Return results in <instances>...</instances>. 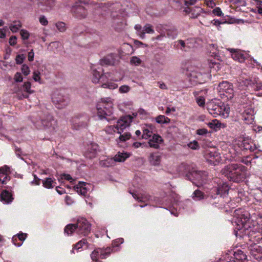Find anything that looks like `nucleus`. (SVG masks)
<instances>
[{
  "instance_id": "51",
  "label": "nucleus",
  "mask_w": 262,
  "mask_h": 262,
  "mask_svg": "<svg viewBox=\"0 0 262 262\" xmlns=\"http://www.w3.org/2000/svg\"><path fill=\"white\" fill-rule=\"evenodd\" d=\"M21 72L22 73H23V74L25 75V76H27L30 73V70H29V67L26 64H24L21 68Z\"/></svg>"
},
{
  "instance_id": "55",
  "label": "nucleus",
  "mask_w": 262,
  "mask_h": 262,
  "mask_svg": "<svg viewBox=\"0 0 262 262\" xmlns=\"http://www.w3.org/2000/svg\"><path fill=\"white\" fill-rule=\"evenodd\" d=\"M196 101L200 106L203 107L205 105V99L203 97H197Z\"/></svg>"
},
{
  "instance_id": "38",
  "label": "nucleus",
  "mask_w": 262,
  "mask_h": 262,
  "mask_svg": "<svg viewBox=\"0 0 262 262\" xmlns=\"http://www.w3.org/2000/svg\"><path fill=\"white\" fill-rule=\"evenodd\" d=\"M157 123L159 124L168 123L170 120L164 115H159L156 118Z\"/></svg>"
},
{
  "instance_id": "14",
  "label": "nucleus",
  "mask_w": 262,
  "mask_h": 262,
  "mask_svg": "<svg viewBox=\"0 0 262 262\" xmlns=\"http://www.w3.org/2000/svg\"><path fill=\"white\" fill-rule=\"evenodd\" d=\"M99 7L105 11H106V9H108L111 12V16L115 17L117 16V14L116 15L114 13H116L120 10L121 5L119 3H116L108 5V4L101 3L99 5Z\"/></svg>"
},
{
  "instance_id": "9",
  "label": "nucleus",
  "mask_w": 262,
  "mask_h": 262,
  "mask_svg": "<svg viewBox=\"0 0 262 262\" xmlns=\"http://www.w3.org/2000/svg\"><path fill=\"white\" fill-rule=\"evenodd\" d=\"M89 120L90 117L86 114L78 115L73 119V128L76 130L86 128Z\"/></svg>"
},
{
  "instance_id": "15",
  "label": "nucleus",
  "mask_w": 262,
  "mask_h": 262,
  "mask_svg": "<svg viewBox=\"0 0 262 262\" xmlns=\"http://www.w3.org/2000/svg\"><path fill=\"white\" fill-rule=\"evenodd\" d=\"M117 55L111 53L100 60L101 66H114L116 63Z\"/></svg>"
},
{
  "instance_id": "37",
  "label": "nucleus",
  "mask_w": 262,
  "mask_h": 262,
  "mask_svg": "<svg viewBox=\"0 0 262 262\" xmlns=\"http://www.w3.org/2000/svg\"><path fill=\"white\" fill-rule=\"evenodd\" d=\"M178 44L177 45V48L180 49L182 51L185 52L188 51L190 49V47L188 46L185 43V41L183 40H179L177 41Z\"/></svg>"
},
{
  "instance_id": "57",
  "label": "nucleus",
  "mask_w": 262,
  "mask_h": 262,
  "mask_svg": "<svg viewBox=\"0 0 262 262\" xmlns=\"http://www.w3.org/2000/svg\"><path fill=\"white\" fill-rule=\"evenodd\" d=\"M212 13L218 16H221L223 15L221 9L219 7H216L212 10Z\"/></svg>"
},
{
  "instance_id": "40",
  "label": "nucleus",
  "mask_w": 262,
  "mask_h": 262,
  "mask_svg": "<svg viewBox=\"0 0 262 262\" xmlns=\"http://www.w3.org/2000/svg\"><path fill=\"white\" fill-rule=\"evenodd\" d=\"M208 64L210 69H214L216 71L221 68L220 63L215 61L210 60L208 61Z\"/></svg>"
},
{
  "instance_id": "22",
  "label": "nucleus",
  "mask_w": 262,
  "mask_h": 262,
  "mask_svg": "<svg viewBox=\"0 0 262 262\" xmlns=\"http://www.w3.org/2000/svg\"><path fill=\"white\" fill-rule=\"evenodd\" d=\"M86 184L84 182H79L78 184L74 186V189L80 195L85 196L88 190L85 187Z\"/></svg>"
},
{
  "instance_id": "58",
  "label": "nucleus",
  "mask_w": 262,
  "mask_h": 262,
  "mask_svg": "<svg viewBox=\"0 0 262 262\" xmlns=\"http://www.w3.org/2000/svg\"><path fill=\"white\" fill-rule=\"evenodd\" d=\"M39 20L40 23L43 26H47L48 24V20L43 15L39 17Z\"/></svg>"
},
{
  "instance_id": "33",
  "label": "nucleus",
  "mask_w": 262,
  "mask_h": 262,
  "mask_svg": "<svg viewBox=\"0 0 262 262\" xmlns=\"http://www.w3.org/2000/svg\"><path fill=\"white\" fill-rule=\"evenodd\" d=\"M243 83L247 87H253L257 84V78H246L243 80Z\"/></svg>"
},
{
  "instance_id": "34",
  "label": "nucleus",
  "mask_w": 262,
  "mask_h": 262,
  "mask_svg": "<svg viewBox=\"0 0 262 262\" xmlns=\"http://www.w3.org/2000/svg\"><path fill=\"white\" fill-rule=\"evenodd\" d=\"M178 171L179 172L185 175L186 173L191 172L189 165L184 163H182L179 165L178 167Z\"/></svg>"
},
{
  "instance_id": "23",
  "label": "nucleus",
  "mask_w": 262,
  "mask_h": 262,
  "mask_svg": "<svg viewBox=\"0 0 262 262\" xmlns=\"http://www.w3.org/2000/svg\"><path fill=\"white\" fill-rule=\"evenodd\" d=\"M98 150V145L96 144H92L91 147L88 149L86 152V157L92 159L96 157Z\"/></svg>"
},
{
  "instance_id": "11",
  "label": "nucleus",
  "mask_w": 262,
  "mask_h": 262,
  "mask_svg": "<svg viewBox=\"0 0 262 262\" xmlns=\"http://www.w3.org/2000/svg\"><path fill=\"white\" fill-rule=\"evenodd\" d=\"M71 12L75 17L80 19L85 18L88 15L86 10L84 7L80 5L78 3H76L72 6Z\"/></svg>"
},
{
  "instance_id": "50",
  "label": "nucleus",
  "mask_w": 262,
  "mask_h": 262,
  "mask_svg": "<svg viewBox=\"0 0 262 262\" xmlns=\"http://www.w3.org/2000/svg\"><path fill=\"white\" fill-rule=\"evenodd\" d=\"M149 141H152L154 142L160 143V142L163 141V139L161 137L158 135L154 134L152 137V138L150 139Z\"/></svg>"
},
{
  "instance_id": "24",
  "label": "nucleus",
  "mask_w": 262,
  "mask_h": 262,
  "mask_svg": "<svg viewBox=\"0 0 262 262\" xmlns=\"http://www.w3.org/2000/svg\"><path fill=\"white\" fill-rule=\"evenodd\" d=\"M207 49L209 52L210 56H213L214 59L220 60V56L219 55V51L217 49L216 45L209 44L207 46Z\"/></svg>"
},
{
  "instance_id": "63",
  "label": "nucleus",
  "mask_w": 262,
  "mask_h": 262,
  "mask_svg": "<svg viewBox=\"0 0 262 262\" xmlns=\"http://www.w3.org/2000/svg\"><path fill=\"white\" fill-rule=\"evenodd\" d=\"M34 53L33 49H32L28 54V59L29 61H32L34 60Z\"/></svg>"
},
{
  "instance_id": "43",
  "label": "nucleus",
  "mask_w": 262,
  "mask_h": 262,
  "mask_svg": "<svg viewBox=\"0 0 262 262\" xmlns=\"http://www.w3.org/2000/svg\"><path fill=\"white\" fill-rule=\"evenodd\" d=\"M135 29L137 31L138 35H139L140 37L141 38H144L145 36V32L141 30L142 27L140 25H136L135 26Z\"/></svg>"
},
{
  "instance_id": "5",
  "label": "nucleus",
  "mask_w": 262,
  "mask_h": 262,
  "mask_svg": "<svg viewBox=\"0 0 262 262\" xmlns=\"http://www.w3.org/2000/svg\"><path fill=\"white\" fill-rule=\"evenodd\" d=\"M52 101L56 107L59 109L65 107L69 103L68 95L65 91H57L52 96Z\"/></svg>"
},
{
  "instance_id": "36",
  "label": "nucleus",
  "mask_w": 262,
  "mask_h": 262,
  "mask_svg": "<svg viewBox=\"0 0 262 262\" xmlns=\"http://www.w3.org/2000/svg\"><path fill=\"white\" fill-rule=\"evenodd\" d=\"M185 11L186 12H191L192 15H195V13H196L195 17H197L201 13L204 12L203 9L199 7H195L193 8H189L188 7Z\"/></svg>"
},
{
  "instance_id": "25",
  "label": "nucleus",
  "mask_w": 262,
  "mask_h": 262,
  "mask_svg": "<svg viewBox=\"0 0 262 262\" xmlns=\"http://www.w3.org/2000/svg\"><path fill=\"white\" fill-rule=\"evenodd\" d=\"M262 250V246L259 245L257 244L254 243L251 245V249L250 250V253L251 255L256 259V257L259 256Z\"/></svg>"
},
{
  "instance_id": "29",
  "label": "nucleus",
  "mask_w": 262,
  "mask_h": 262,
  "mask_svg": "<svg viewBox=\"0 0 262 262\" xmlns=\"http://www.w3.org/2000/svg\"><path fill=\"white\" fill-rule=\"evenodd\" d=\"M42 185L48 189L53 188L56 182L51 178H47L42 181Z\"/></svg>"
},
{
  "instance_id": "18",
  "label": "nucleus",
  "mask_w": 262,
  "mask_h": 262,
  "mask_svg": "<svg viewBox=\"0 0 262 262\" xmlns=\"http://www.w3.org/2000/svg\"><path fill=\"white\" fill-rule=\"evenodd\" d=\"M239 147L243 150H250L251 152L254 151L256 147L252 141L248 140H243L241 143L239 145Z\"/></svg>"
},
{
  "instance_id": "49",
  "label": "nucleus",
  "mask_w": 262,
  "mask_h": 262,
  "mask_svg": "<svg viewBox=\"0 0 262 262\" xmlns=\"http://www.w3.org/2000/svg\"><path fill=\"white\" fill-rule=\"evenodd\" d=\"M130 90V88L127 85H123L121 86L119 89V91L120 93H126L128 92Z\"/></svg>"
},
{
  "instance_id": "48",
  "label": "nucleus",
  "mask_w": 262,
  "mask_h": 262,
  "mask_svg": "<svg viewBox=\"0 0 262 262\" xmlns=\"http://www.w3.org/2000/svg\"><path fill=\"white\" fill-rule=\"evenodd\" d=\"M131 135L129 133H125L123 135H120L119 139L120 141L124 142L130 139Z\"/></svg>"
},
{
  "instance_id": "64",
  "label": "nucleus",
  "mask_w": 262,
  "mask_h": 262,
  "mask_svg": "<svg viewBox=\"0 0 262 262\" xmlns=\"http://www.w3.org/2000/svg\"><path fill=\"white\" fill-rule=\"evenodd\" d=\"M159 143L154 142L152 141H148V144H149V146L150 147H153V148H155L156 149H157L159 147Z\"/></svg>"
},
{
  "instance_id": "46",
  "label": "nucleus",
  "mask_w": 262,
  "mask_h": 262,
  "mask_svg": "<svg viewBox=\"0 0 262 262\" xmlns=\"http://www.w3.org/2000/svg\"><path fill=\"white\" fill-rule=\"evenodd\" d=\"M152 134V130H150L148 128L144 129L143 130V134L142 135V138L143 139H147L151 136Z\"/></svg>"
},
{
  "instance_id": "60",
  "label": "nucleus",
  "mask_w": 262,
  "mask_h": 262,
  "mask_svg": "<svg viewBox=\"0 0 262 262\" xmlns=\"http://www.w3.org/2000/svg\"><path fill=\"white\" fill-rule=\"evenodd\" d=\"M196 133L199 135H204L208 133V130L206 128H200L196 130Z\"/></svg>"
},
{
  "instance_id": "56",
  "label": "nucleus",
  "mask_w": 262,
  "mask_h": 262,
  "mask_svg": "<svg viewBox=\"0 0 262 262\" xmlns=\"http://www.w3.org/2000/svg\"><path fill=\"white\" fill-rule=\"evenodd\" d=\"M143 32L145 31L148 33H152L154 32V30L152 29L151 26L149 24L146 25L144 27Z\"/></svg>"
},
{
  "instance_id": "59",
  "label": "nucleus",
  "mask_w": 262,
  "mask_h": 262,
  "mask_svg": "<svg viewBox=\"0 0 262 262\" xmlns=\"http://www.w3.org/2000/svg\"><path fill=\"white\" fill-rule=\"evenodd\" d=\"M10 45L14 46L17 43V37L16 36H12L9 39Z\"/></svg>"
},
{
  "instance_id": "41",
  "label": "nucleus",
  "mask_w": 262,
  "mask_h": 262,
  "mask_svg": "<svg viewBox=\"0 0 262 262\" xmlns=\"http://www.w3.org/2000/svg\"><path fill=\"white\" fill-rule=\"evenodd\" d=\"M15 92L17 94V97L19 100H22L24 98H27L29 97V95L27 93H24L22 92H19V89L18 88H15Z\"/></svg>"
},
{
  "instance_id": "16",
  "label": "nucleus",
  "mask_w": 262,
  "mask_h": 262,
  "mask_svg": "<svg viewBox=\"0 0 262 262\" xmlns=\"http://www.w3.org/2000/svg\"><path fill=\"white\" fill-rule=\"evenodd\" d=\"M254 111L251 108H247L244 111L242 115V119L247 124H251L254 119Z\"/></svg>"
},
{
  "instance_id": "17",
  "label": "nucleus",
  "mask_w": 262,
  "mask_h": 262,
  "mask_svg": "<svg viewBox=\"0 0 262 262\" xmlns=\"http://www.w3.org/2000/svg\"><path fill=\"white\" fill-rule=\"evenodd\" d=\"M229 187L226 183H223L222 185H219L218 187L215 189L214 191L217 195H220L221 197H226L228 194Z\"/></svg>"
},
{
  "instance_id": "4",
  "label": "nucleus",
  "mask_w": 262,
  "mask_h": 262,
  "mask_svg": "<svg viewBox=\"0 0 262 262\" xmlns=\"http://www.w3.org/2000/svg\"><path fill=\"white\" fill-rule=\"evenodd\" d=\"M97 114L100 119H105L108 121L112 119H107L113 114V104L111 102H106L102 100L97 105Z\"/></svg>"
},
{
  "instance_id": "10",
  "label": "nucleus",
  "mask_w": 262,
  "mask_h": 262,
  "mask_svg": "<svg viewBox=\"0 0 262 262\" xmlns=\"http://www.w3.org/2000/svg\"><path fill=\"white\" fill-rule=\"evenodd\" d=\"M76 227L77 233L83 236H87L91 230V224L85 218L77 220Z\"/></svg>"
},
{
  "instance_id": "61",
  "label": "nucleus",
  "mask_w": 262,
  "mask_h": 262,
  "mask_svg": "<svg viewBox=\"0 0 262 262\" xmlns=\"http://www.w3.org/2000/svg\"><path fill=\"white\" fill-rule=\"evenodd\" d=\"M40 73L38 71H35L33 73V79L35 81H39L40 80Z\"/></svg>"
},
{
  "instance_id": "1",
  "label": "nucleus",
  "mask_w": 262,
  "mask_h": 262,
  "mask_svg": "<svg viewBox=\"0 0 262 262\" xmlns=\"http://www.w3.org/2000/svg\"><path fill=\"white\" fill-rule=\"evenodd\" d=\"M247 168L240 164H231L223 168L221 172L230 181L241 183L246 178Z\"/></svg>"
},
{
  "instance_id": "30",
  "label": "nucleus",
  "mask_w": 262,
  "mask_h": 262,
  "mask_svg": "<svg viewBox=\"0 0 262 262\" xmlns=\"http://www.w3.org/2000/svg\"><path fill=\"white\" fill-rule=\"evenodd\" d=\"M31 83L29 81L25 82L24 84L20 87H18L19 92H26L27 94H32L34 92L33 90H31Z\"/></svg>"
},
{
  "instance_id": "44",
  "label": "nucleus",
  "mask_w": 262,
  "mask_h": 262,
  "mask_svg": "<svg viewBox=\"0 0 262 262\" xmlns=\"http://www.w3.org/2000/svg\"><path fill=\"white\" fill-rule=\"evenodd\" d=\"M26 58V56L25 54H18L16 56L15 58L16 63L17 64H21L23 63L24 60Z\"/></svg>"
},
{
  "instance_id": "42",
  "label": "nucleus",
  "mask_w": 262,
  "mask_h": 262,
  "mask_svg": "<svg viewBox=\"0 0 262 262\" xmlns=\"http://www.w3.org/2000/svg\"><path fill=\"white\" fill-rule=\"evenodd\" d=\"M86 244H87L86 239L85 238H83L74 246L73 249L72 250V252H74V249H79L81 248L83 245H85Z\"/></svg>"
},
{
  "instance_id": "52",
  "label": "nucleus",
  "mask_w": 262,
  "mask_h": 262,
  "mask_svg": "<svg viewBox=\"0 0 262 262\" xmlns=\"http://www.w3.org/2000/svg\"><path fill=\"white\" fill-rule=\"evenodd\" d=\"M56 26L60 32H64L66 30V24L63 22L57 23Z\"/></svg>"
},
{
  "instance_id": "39",
  "label": "nucleus",
  "mask_w": 262,
  "mask_h": 262,
  "mask_svg": "<svg viewBox=\"0 0 262 262\" xmlns=\"http://www.w3.org/2000/svg\"><path fill=\"white\" fill-rule=\"evenodd\" d=\"M192 198L197 201L202 200L204 199V193L200 190L197 189L193 192Z\"/></svg>"
},
{
  "instance_id": "21",
  "label": "nucleus",
  "mask_w": 262,
  "mask_h": 262,
  "mask_svg": "<svg viewBox=\"0 0 262 262\" xmlns=\"http://www.w3.org/2000/svg\"><path fill=\"white\" fill-rule=\"evenodd\" d=\"M228 50L232 53V58L234 60H238L240 62H244L245 56L240 52L239 50L234 49H228Z\"/></svg>"
},
{
  "instance_id": "47",
  "label": "nucleus",
  "mask_w": 262,
  "mask_h": 262,
  "mask_svg": "<svg viewBox=\"0 0 262 262\" xmlns=\"http://www.w3.org/2000/svg\"><path fill=\"white\" fill-rule=\"evenodd\" d=\"M188 146L191 149L194 150L198 149L200 148L198 142L195 140H194L193 142H190L188 144Z\"/></svg>"
},
{
  "instance_id": "19",
  "label": "nucleus",
  "mask_w": 262,
  "mask_h": 262,
  "mask_svg": "<svg viewBox=\"0 0 262 262\" xmlns=\"http://www.w3.org/2000/svg\"><path fill=\"white\" fill-rule=\"evenodd\" d=\"M205 158L210 164H215L214 159L217 161L219 158V155L214 150L213 151L206 150L205 152Z\"/></svg>"
},
{
  "instance_id": "3",
  "label": "nucleus",
  "mask_w": 262,
  "mask_h": 262,
  "mask_svg": "<svg viewBox=\"0 0 262 262\" xmlns=\"http://www.w3.org/2000/svg\"><path fill=\"white\" fill-rule=\"evenodd\" d=\"M207 173L204 171L191 170L186 174L187 179L191 181L198 187L202 186L207 180Z\"/></svg>"
},
{
  "instance_id": "7",
  "label": "nucleus",
  "mask_w": 262,
  "mask_h": 262,
  "mask_svg": "<svg viewBox=\"0 0 262 262\" xmlns=\"http://www.w3.org/2000/svg\"><path fill=\"white\" fill-rule=\"evenodd\" d=\"M218 90L220 95L228 100H231L234 97L233 84L228 81L220 82L218 85Z\"/></svg>"
},
{
  "instance_id": "45",
  "label": "nucleus",
  "mask_w": 262,
  "mask_h": 262,
  "mask_svg": "<svg viewBox=\"0 0 262 262\" xmlns=\"http://www.w3.org/2000/svg\"><path fill=\"white\" fill-rule=\"evenodd\" d=\"M130 63L132 65L139 66L141 63V60L137 56H133L130 58Z\"/></svg>"
},
{
  "instance_id": "2",
  "label": "nucleus",
  "mask_w": 262,
  "mask_h": 262,
  "mask_svg": "<svg viewBox=\"0 0 262 262\" xmlns=\"http://www.w3.org/2000/svg\"><path fill=\"white\" fill-rule=\"evenodd\" d=\"M36 127L39 129L54 128L55 123L53 117L48 112H40L32 121Z\"/></svg>"
},
{
  "instance_id": "28",
  "label": "nucleus",
  "mask_w": 262,
  "mask_h": 262,
  "mask_svg": "<svg viewBox=\"0 0 262 262\" xmlns=\"http://www.w3.org/2000/svg\"><path fill=\"white\" fill-rule=\"evenodd\" d=\"M166 32L168 37L174 39L177 36L178 31L175 27L171 26L166 29Z\"/></svg>"
},
{
  "instance_id": "8",
  "label": "nucleus",
  "mask_w": 262,
  "mask_h": 262,
  "mask_svg": "<svg viewBox=\"0 0 262 262\" xmlns=\"http://www.w3.org/2000/svg\"><path fill=\"white\" fill-rule=\"evenodd\" d=\"M238 210L234 212V216L236 217V222L238 226L242 225V228L245 230H248L251 228V222L250 218V214L248 212L239 213Z\"/></svg>"
},
{
  "instance_id": "31",
  "label": "nucleus",
  "mask_w": 262,
  "mask_h": 262,
  "mask_svg": "<svg viewBox=\"0 0 262 262\" xmlns=\"http://www.w3.org/2000/svg\"><path fill=\"white\" fill-rule=\"evenodd\" d=\"M27 237V234L26 233H20L18 234L17 235H15L12 237V241L14 243V244L18 247L22 245V242L19 243H16V241L17 238L19 239V241L21 242H23Z\"/></svg>"
},
{
  "instance_id": "13",
  "label": "nucleus",
  "mask_w": 262,
  "mask_h": 262,
  "mask_svg": "<svg viewBox=\"0 0 262 262\" xmlns=\"http://www.w3.org/2000/svg\"><path fill=\"white\" fill-rule=\"evenodd\" d=\"M38 8L43 12H48L53 10L55 5V0H37Z\"/></svg>"
},
{
  "instance_id": "6",
  "label": "nucleus",
  "mask_w": 262,
  "mask_h": 262,
  "mask_svg": "<svg viewBox=\"0 0 262 262\" xmlns=\"http://www.w3.org/2000/svg\"><path fill=\"white\" fill-rule=\"evenodd\" d=\"M92 74L93 77L92 81L93 83H98L99 82H104L101 84V88L114 90L118 87L117 84L113 82H104L107 78L105 74L100 75L99 72L96 70H93Z\"/></svg>"
},
{
  "instance_id": "54",
  "label": "nucleus",
  "mask_w": 262,
  "mask_h": 262,
  "mask_svg": "<svg viewBox=\"0 0 262 262\" xmlns=\"http://www.w3.org/2000/svg\"><path fill=\"white\" fill-rule=\"evenodd\" d=\"M14 79L16 82H20L23 81V78L21 74L19 72H17L14 76Z\"/></svg>"
},
{
  "instance_id": "32",
  "label": "nucleus",
  "mask_w": 262,
  "mask_h": 262,
  "mask_svg": "<svg viewBox=\"0 0 262 262\" xmlns=\"http://www.w3.org/2000/svg\"><path fill=\"white\" fill-rule=\"evenodd\" d=\"M74 231L77 232L76 223L69 224L64 229V233L68 235H71Z\"/></svg>"
},
{
  "instance_id": "20",
  "label": "nucleus",
  "mask_w": 262,
  "mask_h": 262,
  "mask_svg": "<svg viewBox=\"0 0 262 262\" xmlns=\"http://www.w3.org/2000/svg\"><path fill=\"white\" fill-rule=\"evenodd\" d=\"M161 159V156L159 153H151L148 157V161L152 166H158L160 164Z\"/></svg>"
},
{
  "instance_id": "53",
  "label": "nucleus",
  "mask_w": 262,
  "mask_h": 262,
  "mask_svg": "<svg viewBox=\"0 0 262 262\" xmlns=\"http://www.w3.org/2000/svg\"><path fill=\"white\" fill-rule=\"evenodd\" d=\"M20 34L21 36V38L24 40L28 39L29 37V32L24 29H22L20 31Z\"/></svg>"
},
{
  "instance_id": "12",
  "label": "nucleus",
  "mask_w": 262,
  "mask_h": 262,
  "mask_svg": "<svg viewBox=\"0 0 262 262\" xmlns=\"http://www.w3.org/2000/svg\"><path fill=\"white\" fill-rule=\"evenodd\" d=\"M133 117L130 116H124L118 120L115 128L117 129V133L121 134L123 129L129 126V123L132 121Z\"/></svg>"
},
{
  "instance_id": "27",
  "label": "nucleus",
  "mask_w": 262,
  "mask_h": 262,
  "mask_svg": "<svg viewBox=\"0 0 262 262\" xmlns=\"http://www.w3.org/2000/svg\"><path fill=\"white\" fill-rule=\"evenodd\" d=\"M129 154L127 153H121L118 152L113 158L114 162H124L127 158L129 157ZM113 161V159L111 160Z\"/></svg>"
},
{
  "instance_id": "26",
  "label": "nucleus",
  "mask_w": 262,
  "mask_h": 262,
  "mask_svg": "<svg viewBox=\"0 0 262 262\" xmlns=\"http://www.w3.org/2000/svg\"><path fill=\"white\" fill-rule=\"evenodd\" d=\"M1 199L2 201L7 204L11 202L13 200L12 194L7 190L2 191L1 194Z\"/></svg>"
},
{
  "instance_id": "35",
  "label": "nucleus",
  "mask_w": 262,
  "mask_h": 262,
  "mask_svg": "<svg viewBox=\"0 0 262 262\" xmlns=\"http://www.w3.org/2000/svg\"><path fill=\"white\" fill-rule=\"evenodd\" d=\"M193 80H195V81L199 83H203L204 81L202 79V75L201 73L195 72H192L189 74H188Z\"/></svg>"
},
{
  "instance_id": "62",
  "label": "nucleus",
  "mask_w": 262,
  "mask_h": 262,
  "mask_svg": "<svg viewBox=\"0 0 262 262\" xmlns=\"http://www.w3.org/2000/svg\"><path fill=\"white\" fill-rule=\"evenodd\" d=\"M249 158V156H247L245 158L242 159L241 161L242 163L245 164L246 165H250L252 162V160H248V159Z\"/></svg>"
}]
</instances>
